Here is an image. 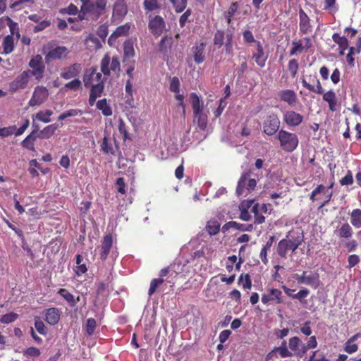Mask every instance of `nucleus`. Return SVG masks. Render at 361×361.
Here are the masks:
<instances>
[{"instance_id": "79ce46f5", "label": "nucleus", "mask_w": 361, "mask_h": 361, "mask_svg": "<svg viewBox=\"0 0 361 361\" xmlns=\"http://www.w3.org/2000/svg\"><path fill=\"white\" fill-rule=\"evenodd\" d=\"M253 202V201H250L247 202L246 204H242L241 207H240V219L243 221H250L252 218L251 214L248 212V209L251 207V204Z\"/></svg>"}, {"instance_id": "774afa93", "label": "nucleus", "mask_w": 361, "mask_h": 361, "mask_svg": "<svg viewBox=\"0 0 361 361\" xmlns=\"http://www.w3.org/2000/svg\"><path fill=\"white\" fill-rule=\"evenodd\" d=\"M16 130V126H11L0 128V137H6L13 135Z\"/></svg>"}, {"instance_id": "f257e3e1", "label": "nucleus", "mask_w": 361, "mask_h": 361, "mask_svg": "<svg viewBox=\"0 0 361 361\" xmlns=\"http://www.w3.org/2000/svg\"><path fill=\"white\" fill-rule=\"evenodd\" d=\"M309 80L310 82L316 83V87L308 83L305 78H302L301 81L302 86L310 92H315L319 94H323L322 98L328 103L329 110L332 112L336 111L337 110V99L336 93L333 90L324 92V89L317 75H310Z\"/></svg>"}, {"instance_id": "69168bd1", "label": "nucleus", "mask_w": 361, "mask_h": 361, "mask_svg": "<svg viewBox=\"0 0 361 361\" xmlns=\"http://www.w3.org/2000/svg\"><path fill=\"white\" fill-rule=\"evenodd\" d=\"M118 130L123 135V140L130 139L125 122L122 118L118 120Z\"/></svg>"}, {"instance_id": "4468645a", "label": "nucleus", "mask_w": 361, "mask_h": 361, "mask_svg": "<svg viewBox=\"0 0 361 361\" xmlns=\"http://www.w3.org/2000/svg\"><path fill=\"white\" fill-rule=\"evenodd\" d=\"M82 71V66L80 63H75L68 67L61 69L60 73L61 77L65 80L75 78L78 76Z\"/></svg>"}, {"instance_id": "6ab92c4d", "label": "nucleus", "mask_w": 361, "mask_h": 361, "mask_svg": "<svg viewBox=\"0 0 361 361\" xmlns=\"http://www.w3.org/2000/svg\"><path fill=\"white\" fill-rule=\"evenodd\" d=\"M113 245V237L111 233L106 234L102 241L100 259L106 260Z\"/></svg>"}, {"instance_id": "a18cd8bd", "label": "nucleus", "mask_w": 361, "mask_h": 361, "mask_svg": "<svg viewBox=\"0 0 361 361\" xmlns=\"http://www.w3.org/2000/svg\"><path fill=\"white\" fill-rule=\"evenodd\" d=\"M82 114V111L78 109H71L67 110L59 115L58 117V121H63L68 117H73L77 116H81Z\"/></svg>"}, {"instance_id": "f8f14e48", "label": "nucleus", "mask_w": 361, "mask_h": 361, "mask_svg": "<svg viewBox=\"0 0 361 361\" xmlns=\"http://www.w3.org/2000/svg\"><path fill=\"white\" fill-rule=\"evenodd\" d=\"M49 96V92L47 87L44 86H37L35 88L32 96L29 101L30 106H39L43 104Z\"/></svg>"}, {"instance_id": "58836bf2", "label": "nucleus", "mask_w": 361, "mask_h": 361, "mask_svg": "<svg viewBox=\"0 0 361 361\" xmlns=\"http://www.w3.org/2000/svg\"><path fill=\"white\" fill-rule=\"evenodd\" d=\"M350 223L355 228H361V209H355L350 214Z\"/></svg>"}, {"instance_id": "de8ad7c7", "label": "nucleus", "mask_w": 361, "mask_h": 361, "mask_svg": "<svg viewBox=\"0 0 361 361\" xmlns=\"http://www.w3.org/2000/svg\"><path fill=\"white\" fill-rule=\"evenodd\" d=\"M101 149L106 154H115L112 144L109 142V139L106 136H104L102 140V142L101 145Z\"/></svg>"}, {"instance_id": "864d4df0", "label": "nucleus", "mask_w": 361, "mask_h": 361, "mask_svg": "<svg viewBox=\"0 0 361 361\" xmlns=\"http://www.w3.org/2000/svg\"><path fill=\"white\" fill-rule=\"evenodd\" d=\"M225 39V32L224 30H217L214 36V44L216 45L218 47H221L224 44V41Z\"/></svg>"}, {"instance_id": "13d9d810", "label": "nucleus", "mask_w": 361, "mask_h": 361, "mask_svg": "<svg viewBox=\"0 0 361 361\" xmlns=\"http://www.w3.org/2000/svg\"><path fill=\"white\" fill-rule=\"evenodd\" d=\"M177 13H180L184 11L187 6V1L185 0H169Z\"/></svg>"}, {"instance_id": "20e7f679", "label": "nucleus", "mask_w": 361, "mask_h": 361, "mask_svg": "<svg viewBox=\"0 0 361 361\" xmlns=\"http://www.w3.org/2000/svg\"><path fill=\"white\" fill-rule=\"evenodd\" d=\"M250 172H243L241 174L236 187V195L238 196L243 195L245 190L251 192L256 188V180L254 178H250Z\"/></svg>"}, {"instance_id": "bf43d9fd", "label": "nucleus", "mask_w": 361, "mask_h": 361, "mask_svg": "<svg viewBox=\"0 0 361 361\" xmlns=\"http://www.w3.org/2000/svg\"><path fill=\"white\" fill-rule=\"evenodd\" d=\"M97 322L94 318H88L86 321L85 329L89 336H92L96 329Z\"/></svg>"}, {"instance_id": "5701e85b", "label": "nucleus", "mask_w": 361, "mask_h": 361, "mask_svg": "<svg viewBox=\"0 0 361 361\" xmlns=\"http://www.w3.org/2000/svg\"><path fill=\"white\" fill-rule=\"evenodd\" d=\"M281 101L287 103L290 106H294L298 102L296 93L292 90H283L279 93Z\"/></svg>"}, {"instance_id": "b1692460", "label": "nucleus", "mask_w": 361, "mask_h": 361, "mask_svg": "<svg viewBox=\"0 0 361 361\" xmlns=\"http://www.w3.org/2000/svg\"><path fill=\"white\" fill-rule=\"evenodd\" d=\"M302 116L294 111H288L284 115L285 122L291 126H299L302 123Z\"/></svg>"}, {"instance_id": "cd10ccee", "label": "nucleus", "mask_w": 361, "mask_h": 361, "mask_svg": "<svg viewBox=\"0 0 361 361\" xmlns=\"http://www.w3.org/2000/svg\"><path fill=\"white\" fill-rule=\"evenodd\" d=\"M36 129L33 130L23 141L22 146L29 150L34 151V142L37 139L36 134L37 133V126H36Z\"/></svg>"}, {"instance_id": "6e6552de", "label": "nucleus", "mask_w": 361, "mask_h": 361, "mask_svg": "<svg viewBox=\"0 0 361 361\" xmlns=\"http://www.w3.org/2000/svg\"><path fill=\"white\" fill-rule=\"evenodd\" d=\"M279 128L280 120L278 116L274 113L268 115L263 123V132L267 135H273Z\"/></svg>"}, {"instance_id": "39448f33", "label": "nucleus", "mask_w": 361, "mask_h": 361, "mask_svg": "<svg viewBox=\"0 0 361 361\" xmlns=\"http://www.w3.org/2000/svg\"><path fill=\"white\" fill-rule=\"evenodd\" d=\"M312 47V39L310 37H305L299 40L294 39L291 42V49H290V56H295L307 52Z\"/></svg>"}, {"instance_id": "aec40b11", "label": "nucleus", "mask_w": 361, "mask_h": 361, "mask_svg": "<svg viewBox=\"0 0 361 361\" xmlns=\"http://www.w3.org/2000/svg\"><path fill=\"white\" fill-rule=\"evenodd\" d=\"M90 87H91V90L88 102L90 106H93L96 102V99L101 97L104 91V86L103 82H100L99 83L92 85Z\"/></svg>"}, {"instance_id": "2eb2a0df", "label": "nucleus", "mask_w": 361, "mask_h": 361, "mask_svg": "<svg viewBox=\"0 0 361 361\" xmlns=\"http://www.w3.org/2000/svg\"><path fill=\"white\" fill-rule=\"evenodd\" d=\"M106 6V0H94L90 3V6L87 7L82 12L83 13H92L97 16H100Z\"/></svg>"}, {"instance_id": "680f3d73", "label": "nucleus", "mask_w": 361, "mask_h": 361, "mask_svg": "<svg viewBox=\"0 0 361 361\" xmlns=\"http://www.w3.org/2000/svg\"><path fill=\"white\" fill-rule=\"evenodd\" d=\"M41 354L39 349L35 347H29L23 352V355L27 357H39Z\"/></svg>"}, {"instance_id": "bb28decb", "label": "nucleus", "mask_w": 361, "mask_h": 361, "mask_svg": "<svg viewBox=\"0 0 361 361\" xmlns=\"http://www.w3.org/2000/svg\"><path fill=\"white\" fill-rule=\"evenodd\" d=\"M190 99L194 115H198L202 112L203 102L200 99L199 96L195 92H192Z\"/></svg>"}, {"instance_id": "052dcab7", "label": "nucleus", "mask_w": 361, "mask_h": 361, "mask_svg": "<svg viewBox=\"0 0 361 361\" xmlns=\"http://www.w3.org/2000/svg\"><path fill=\"white\" fill-rule=\"evenodd\" d=\"M35 328L42 335L47 334V328L39 317H36L35 319Z\"/></svg>"}, {"instance_id": "393cba45", "label": "nucleus", "mask_w": 361, "mask_h": 361, "mask_svg": "<svg viewBox=\"0 0 361 361\" xmlns=\"http://www.w3.org/2000/svg\"><path fill=\"white\" fill-rule=\"evenodd\" d=\"M332 39L338 46L341 55H343L345 51L350 47H349L348 39L344 36H341L338 33H334Z\"/></svg>"}, {"instance_id": "37998d69", "label": "nucleus", "mask_w": 361, "mask_h": 361, "mask_svg": "<svg viewBox=\"0 0 361 361\" xmlns=\"http://www.w3.org/2000/svg\"><path fill=\"white\" fill-rule=\"evenodd\" d=\"M319 276L317 273H310L305 274V285L317 288L319 285Z\"/></svg>"}, {"instance_id": "ea45409f", "label": "nucleus", "mask_w": 361, "mask_h": 361, "mask_svg": "<svg viewBox=\"0 0 361 361\" xmlns=\"http://www.w3.org/2000/svg\"><path fill=\"white\" fill-rule=\"evenodd\" d=\"M251 212L255 216V224H262L265 221V217L259 212V204L255 203L251 208Z\"/></svg>"}, {"instance_id": "a211bd4d", "label": "nucleus", "mask_w": 361, "mask_h": 361, "mask_svg": "<svg viewBox=\"0 0 361 361\" xmlns=\"http://www.w3.org/2000/svg\"><path fill=\"white\" fill-rule=\"evenodd\" d=\"M257 51L252 56V59L260 68L265 66L267 60V56L265 54L264 48L259 41L256 42Z\"/></svg>"}, {"instance_id": "4be33fe9", "label": "nucleus", "mask_w": 361, "mask_h": 361, "mask_svg": "<svg viewBox=\"0 0 361 361\" xmlns=\"http://www.w3.org/2000/svg\"><path fill=\"white\" fill-rule=\"evenodd\" d=\"M130 28L131 24L130 23L118 26L110 35L109 38V43L111 44L112 42H115L120 37L127 36Z\"/></svg>"}, {"instance_id": "e433bc0d", "label": "nucleus", "mask_w": 361, "mask_h": 361, "mask_svg": "<svg viewBox=\"0 0 361 361\" xmlns=\"http://www.w3.org/2000/svg\"><path fill=\"white\" fill-rule=\"evenodd\" d=\"M220 224L216 220H210L207 222L205 229L210 235L217 234L220 231Z\"/></svg>"}, {"instance_id": "72a5a7b5", "label": "nucleus", "mask_w": 361, "mask_h": 361, "mask_svg": "<svg viewBox=\"0 0 361 361\" xmlns=\"http://www.w3.org/2000/svg\"><path fill=\"white\" fill-rule=\"evenodd\" d=\"M2 46L4 54L11 53L14 50V37L11 35L6 36L3 40Z\"/></svg>"}, {"instance_id": "3c124183", "label": "nucleus", "mask_w": 361, "mask_h": 361, "mask_svg": "<svg viewBox=\"0 0 361 361\" xmlns=\"http://www.w3.org/2000/svg\"><path fill=\"white\" fill-rule=\"evenodd\" d=\"M18 318V314L15 312H9L4 314L1 319L0 322L4 324H8L15 322Z\"/></svg>"}, {"instance_id": "c85d7f7f", "label": "nucleus", "mask_w": 361, "mask_h": 361, "mask_svg": "<svg viewBox=\"0 0 361 361\" xmlns=\"http://www.w3.org/2000/svg\"><path fill=\"white\" fill-rule=\"evenodd\" d=\"M205 48V44L202 42L200 44H196L192 47L194 60L196 63L200 64L204 61V51Z\"/></svg>"}, {"instance_id": "5fc2aeb1", "label": "nucleus", "mask_w": 361, "mask_h": 361, "mask_svg": "<svg viewBox=\"0 0 361 361\" xmlns=\"http://www.w3.org/2000/svg\"><path fill=\"white\" fill-rule=\"evenodd\" d=\"M299 68L298 61L295 59H290L288 64V69L293 78H295Z\"/></svg>"}, {"instance_id": "f03ea898", "label": "nucleus", "mask_w": 361, "mask_h": 361, "mask_svg": "<svg viewBox=\"0 0 361 361\" xmlns=\"http://www.w3.org/2000/svg\"><path fill=\"white\" fill-rule=\"evenodd\" d=\"M303 241V235H298L296 237L289 238L286 235V238L281 240L277 246V253L282 258H286L288 250L295 252Z\"/></svg>"}, {"instance_id": "7c9ffc66", "label": "nucleus", "mask_w": 361, "mask_h": 361, "mask_svg": "<svg viewBox=\"0 0 361 361\" xmlns=\"http://www.w3.org/2000/svg\"><path fill=\"white\" fill-rule=\"evenodd\" d=\"M3 20H4V24L6 26L9 27L10 32L11 36L16 35V39L18 40L20 35L19 32V27L18 24L16 22H14L11 18L9 17H3Z\"/></svg>"}, {"instance_id": "f704fd0d", "label": "nucleus", "mask_w": 361, "mask_h": 361, "mask_svg": "<svg viewBox=\"0 0 361 361\" xmlns=\"http://www.w3.org/2000/svg\"><path fill=\"white\" fill-rule=\"evenodd\" d=\"M57 128L56 124L49 125L39 133L38 137L40 139H49L55 133Z\"/></svg>"}, {"instance_id": "603ef678", "label": "nucleus", "mask_w": 361, "mask_h": 361, "mask_svg": "<svg viewBox=\"0 0 361 361\" xmlns=\"http://www.w3.org/2000/svg\"><path fill=\"white\" fill-rule=\"evenodd\" d=\"M300 339L297 336H293L289 339L288 345L291 351H293L295 355L299 351V345L300 344Z\"/></svg>"}, {"instance_id": "ddd939ff", "label": "nucleus", "mask_w": 361, "mask_h": 361, "mask_svg": "<svg viewBox=\"0 0 361 361\" xmlns=\"http://www.w3.org/2000/svg\"><path fill=\"white\" fill-rule=\"evenodd\" d=\"M94 82L97 83L103 82L102 80V74L97 72V67L92 66L88 71H87L83 77L84 85L86 87L94 85Z\"/></svg>"}, {"instance_id": "7ed1b4c3", "label": "nucleus", "mask_w": 361, "mask_h": 361, "mask_svg": "<svg viewBox=\"0 0 361 361\" xmlns=\"http://www.w3.org/2000/svg\"><path fill=\"white\" fill-rule=\"evenodd\" d=\"M277 139L279 140L280 147L287 152H292L298 145V137L296 134L288 132L284 130L279 131Z\"/></svg>"}, {"instance_id": "4c0bfd02", "label": "nucleus", "mask_w": 361, "mask_h": 361, "mask_svg": "<svg viewBox=\"0 0 361 361\" xmlns=\"http://www.w3.org/2000/svg\"><path fill=\"white\" fill-rule=\"evenodd\" d=\"M124 58H133L135 56L134 43L131 39L126 41L123 44Z\"/></svg>"}, {"instance_id": "473e14b6", "label": "nucleus", "mask_w": 361, "mask_h": 361, "mask_svg": "<svg viewBox=\"0 0 361 361\" xmlns=\"http://www.w3.org/2000/svg\"><path fill=\"white\" fill-rule=\"evenodd\" d=\"M337 232L341 238H350L353 233V228L348 223L343 224L341 227L338 228Z\"/></svg>"}, {"instance_id": "e2e57ef3", "label": "nucleus", "mask_w": 361, "mask_h": 361, "mask_svg": "<svg viewBox=\"0 0 361 361\" xmlns=\"http://www.w3.org/2000/svg\"><path fill=\"white\" fill-rule=\"evenodd\" d=\"M169 90L174 93L180 92V80L178 77H173L170 80Z\"/></svg>"}, {"instance_id": "2f4dec72", "label": "nucleus", "mask_w": 361, "mask_h": 361, "mask_svg": "<svg viewBox=\"0 0 361 361\" xmlns=\"http://www.w3.org/2000/svg\"><path fill=\"white\" fill-rule=\"evenodd\" d=\"M58 294L61 295L71 307H75L76 305L77 300H75L74 295L67 289L60 288L58 290Z\"/></svg>"}, {"instance_id": "49530a36", "label": "nucleus", "mask_w": 361, "mask_h": 361, "mask_svg": "<svg viewBox=\"0 0 361 361\" xmlns=\"http://www.w3.org/2000/svg\"><path fill=\"white\" fill-rule=\"evenodd\" d=\"M161 7L158 0H144L143 8L147 11H153Z\"/></svg>"}, {"instance_id": "8fccbe9b", "label": "nucleus", "mask_w": 361, "mask_h": 361, "mask_svg": "<svg viewBox=\"0 0 361 361\" xmlns=\"http://www.w3.org/2000/svg\"><path fill=\"white\" fill-rule=\"evenodd\" d=\"M238 284L242 285L243 288L250 289L252 286V281L248 274H241L238 279Z\"/></svg>"}, {"instance_id": "a19ab883", "label": "nucleus", "mask_w": 361, "mask_h": 361, "mask_svg": "<svg viewBox=\"0 0 361 361\" xmlns=\"http://www.w3.org/2000/svg\"><path fill=\"white\" fill-rule=\"evenodd\" d=\"M239 6L238 2H232L228 9L224 12V16L228 24H231L232 22V18L238 11Z\"/></svg>"}, {"instance_id": "338daca9", "label": "nucleus", "mask_w": 361, "mask_h": 361, "mask_svg": "<svg viewBox=\"0 0 361 361\" xmlns=\"http://www.w3.org/2000/svg\"><path fill=\"white\" fill-rule=\"evenodd\" d=\"M226 42H225V51L226 54H231L233 52V33L229 32L226 35Z\"/></svg>"}, {"instance_id": "c756f323", "label": "nucleus", "mask_w": 361, "mask_h": 361, "mask_svg": "<svg viewBox=\"0 0 361 361\" xmlns=\"http://www.w3.org/2000/svg\"><path fill=\"white\" fill-rule=\"evenodd\" d=\"M128 7L125 0H117L114 6V15L122 18L126 15Z\"/></svg>"}, {"instance_id": "f3484780", "label": "nucleus", "mask_w": 361, "mask_h": 361, "mask_svg": "<svg viewBox=\"0 0 361 361\" xmlns=\"http://www.w3.org/2000/svg\"><path fill=\"white\" fill-rule=\"evenodd\" d=\"M299 27L300 33L303 35L310 33L312 32L310 19L307 15V13L302 8L299 10Z\"/></svg>"}, {"instance_id": "0e129e2a", "label": "nucleus", "mask_w": 361, "mask_h": 361, "mask_svg": "<svg viewBox=\"0 0 361 361\" xmlns=\"http://www.w3.org/2000/svg\"><path fill=\"white\" fill-rule=\"evenodd\" d=\"M240 60H242L238 68L237 69V73L238 76H243L244 73L247 71L248 66L246 58L245 56H238Z\"/></svg>"}, {"instance_id": "423d86ee", "label": "nucleus", "mask_w": 361, "mask_h": 361, "mask_svg": "<svg viewBox=\"0 0 361 361\" xmlns=\"http://www.w3.org/2000/svg\"><path fill=\"white\" fill-rule=\"evenodd\" d=\"M111 71H120V61L117 56H113L111 60L109 54H105L101 61V71L104 75H109Z\"/></svg>"}, {"instance_id": "c9c22d12", "label": "nucleus", "mask_w": 361, "mask_h": 361, "mask_svg": "<svg viewBox=\"0 0 361 361\" xmlns=\"http://www.w3.org/2000/svg\"><path fill=\"white\" fill-rule=\"evenodd\" d=\"M97 108L100 110L102 114L105 116L112 115V110L111 106L108 104L106 99H102L97 102Z\"/></svg>"}, {"instance_id": "dca6fc26", "label": "nucleus", "mask_w": 361, "mask_h": 361, "mask_svg": "<svg viewBox=\"0 0 361 361\" xmlns=\"http://www.w3.org/2000/svg\"><path fill=\"white\" fill-rule=\"evenodd\" d=\"M68 53V49L64 46L57 47L50 50L45 56V61L49 63L51 60L65 58Z\"/></svg>"}, {"instance_id": "1a4fd4ad", "label": "nucleus", "mask_w": 361, "mask_h": 361, "mask_svg": "<svg viewBox=\"0 0 361 361\" xmlns=\"http://www.w3.org/2000/svg\"><path fill=\"white\" fill-rule=\"evenodd\" d=\"M30 78V70L24 71L10 82L9 91L16 92L18 90L25 89L28 84Z\"/></svg>"}, {"instance_id": "09e8293b", "label": "nucleus", "mask_w": 361, "mask_h": 361, "mask_svg": "<svg viewBox=\"0 0 361 361\" xmlns=\"http://www.w3.org/2000/svg\"><path fill=\"white\" fill-rule=\"evenodd\" d=\"M82 255H76L77 267H76L75 274L78 276H80V275L86 273L87 271L86 265L85 264H82Z\"/></svg>"}, {"instance_id": "9b49d317", "label": "nucleus", "mask_w": 361, "mask_h": 361, "mask_svg": "<svg viewBox=\"0 0 361 361\" xmlns=\"http://www.w3.org/2000/svg\"><path fill=\"white\" fill-rule=\"evenodd\" d=\"M262 302L266 305L271 303L281 304L283 302L282 292L277 288H268L267 293L262 295Z\"/></svg>"}, {"instance_id": "4d7b16f0", "label": "nucleus", "mask_w": 361, "mask_h": 361, "mask_svg": "<svg viewBox=\"0 0 361 361\" xmlns=\"http://www.w3.org/2000/svg\"><path fill=\"white\" fill-rule=\"evenodd\" d=\"M164 282L163 279H154L150 282V286L149 288L148 294L152 296L157 290V288Z\"/></svg>"}, {"instance_id": "a878e982", "label": "nucleus", "mask_w": 361, "mask_h": 361, "mask_svg": "<svg viewBox=\"0 0 361 361\" xmlns=\"http://www.w3.org/2000/svg\"><path fill=\"white\" fill-rule=\"evenodd\" d=\"M361 336L360 333H357L348 338L344 344L343 350L348 354H353L358 350L359 346L355 342Z\"/></svg>"}, {"instance_id": "0eeeda50", "label": "nucleus", "mask_w": 361, "mask_h": 361, "mask_svg": "<svg viewBox=\"0 0 361 361\" xmlns=\"http://www.w3.org/2000/svg\"><path fill=\"white\" fill-rule=\"evenodd\" d=\"M29 66L32 69L30 70V77L32 75L36 80H40L45 70L42 56L37 54L32 57L29 61Z\"/></svg>"}, {"instance_id": "412c9836", "label": "nucleus", "mask_w": 361, "mask_h": 361, "mask_svg": "<svg viewBox=\"0 0 361 361\" xmlns=\"http://www.w3.org/2000/svg\"><path fill=\"white\" fill-rule=\"evenodd\" d=\"M61 318V313L58 308L50 307L44 312V319L50 325L56 324Z\"/></svg>"}, {"instance_id": "6e6d98bb", "label": "nucleus", "mask_w": 361, "mask_h": 361, "mask_svg": "<svg viewBox=\"0 0 361 361\" xmlns=\"http://www.w3.org/2000/svg\"><path fill=\"white\" fill-rule=\"evenodd\" d=\"M194 118L197 120L198 127L202 130H205L207 126V116L201 112L198 115H194Z\"/></svg>"}, {"instance_id": "9d476101", "label": "nucleus", "mask_w": 361, "mask_h": 361, "mask_svg": "<svg viewBox=\"0 0 361 361\" xmlns=\"http://www.w3.org/2000/svg\"><path fill=\"white\" fill-rule=\"evenodd\" d=\"M149 18L148 27L150 32L156 37L160 36L166 27L164 18L160 16L152 17L151 15Z\"/></svg>"}, {"instance_id": "c03bdc74", "label": "nucleus", "mask_w": 361, "mask_h": 361, "mask_svg": "<svg viewBox=\"0 0 361 361\" xmlns=\"http://www.w3.org/2000/svg\"><path fill=\"white\" fill-rule=\"evenodd\" d=\"M53 114V111L49 109H47L46 111H39L35 115V118L37 120L47 123L51 121V116Z\"/></svg>"}]
</instances>
